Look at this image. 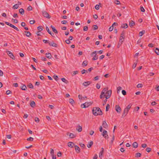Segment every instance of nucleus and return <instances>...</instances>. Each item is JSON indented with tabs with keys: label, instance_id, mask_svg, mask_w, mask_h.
Segmentation results:
<instances>
[{
	"label": "nucleus",
	"instance_id": "nucleus-53",
	"mask_svg": "<svg viewBox=\"0 0 159 159\" xmlns=\"http://www.w3.org/2000/svg\"><path fill=\"white\" fill-rule=\"evenodd\" d=\"M43 42H44V43H48L49 44V43L50 42L48 40H46L43 39Z\"/></svg>",
	"mask_w": 159,
	"mask_h": 159
},
{
	"label": "nucleus",
	"instance_id": "nucleus-50",
	"mask_svg": "<svg viewBox=\"0 0 159 159\" xmlns=\"http://www.w3.org/2000/svg\"><path fill=\"white\" fill-rule=\"evenodd\" d=\"M140 10L142 12H145V11L144 8L142 6H141L140 7Z\"/></svg>",
	"mask_w": 159,
	"mask_h": 159
},
{
	"label": "nucleus",
	"instance_id": "nucleus-34",
	"mask_svg": "<svg viewBox=\"0 0 159 159\" xmlns=\"http://www.w3.org/2000/svg\"><path fill=\"white\" fill-rule=\"evenodd\" d=\"M155 52L157 54L159 55V49L158 48H156Z\"/></svg>",
	"mask_w": 159,
	"mask_h": 159
},
{
	"label": "nucleus",
	"instance_id": "nucleus-56",
	"mask_svg": "<svg viewBox=\"0 0 159 159\" xmlns=\"http://www.w3.org/2000/svg\"><path fill=\"white\" fill-rule=\"evenodd\" d=\"M54 79H55V80L56 81H57L58 79V77L56 75H54L53 76Z\"/></svg>",
	"mask_w": 159,
	"mask_h": 159
},
{
	"label": "nucleus",
	"instance_id": "nucleus-11",
	"mask_svg": "<svg viewBox=\"0 0 159 159\" xmlns=\"http://www.w3.org/2000/svg\"><path fill=\"white\" fill-rule=\"evenodd\" d=\"M49 45L51 46H52L55 47H57V44L54 43L53 41H52L51 42H50L49 43Z\"/></svg>",
	"mask_w": 159,
	"mask_h": 159
},
{
	"label": "nucleus",
	"instance_id": "nucleus-35",
	"mask_svg": "<svg viewBox=\"0 0 159 159\" xmlns=\"http://www.w3.org/2000/svg\"><path fill=\"white\" fill-rule=\"evenodd\" d=\"M98 59V56L96 54H95L94 57L92 59L93 60H95Z\"/></svg>",
	"mask_w": 159,
	"mask_h": 159
},
{
	"label": "nucleus",
	"instance_id": "nucleus-26",
	"mask_svg": "<svg viewBox=\"0 0 159 159\" xmlns=\"http://www.w3.org/2000/svg\"><path fill=\"white\" fill-rule=\"evenodd\" d=\"M141 156V154L138 152L135 154V157H140Z\"/></svg>",
	"mask_w": 159,
	"mask_h": 159
},
{
	"label": "nucleus",
	"instance_id": "nucleus-33",
	"mask_svg": "<svg viewBox=\"0 0 159 159\" xmlns=\"http://www.w3.org/2000/svg\"><path fill=\"white\" fill-rule=\"evenodd\" d=\"M21 88L22 90H25L26 89L27 87H26V86H25V85H23L22 86V87H21Z\"/></svg>",
	"mask_w": 159,
	"mask_h": 159
},
{
	"label": "nucleus",
	"instance_id": "nucleus-41",
	"mask_svg": "<svg viewBox=\"0 0 159 159\" xmlns=\"http://www.w3.org/2000/svg\"><path fill=\"white\" fill-rule=\"evenodd\" d=\"M61 80L65 82V83H67V82H68L67 80L65 78H62L61 79Z\"/></svg>",
	"mask_w": 159,
	"mask_h": 159
},
{
	"label": "nucleus",
	"instance_id": "nucleus-12",
	"mask_svg": "<svg viewBox=\"0 0 159 159\" xmlns=\"http://www.w3.org/2000/svg\"><path fill=\"white\" fill-rule=\"evenodd\" d=\"M91 83V82L90 81H88L87 82H85L83 83V84L85 86L87 87L89 84H90Z\"/></svg>",
	"mask_w": 159,
	"mask_h": 159
},
{
	"label": "nucleus",
	"instance_id": "nucleus-40",
	"mask_svg": "<svg viewBox=\"0 0 159 159\" xmlns=\"http://www.w3.org/2000/svg\"><path fill=\"white\" fill-rule=\"evenodd\" d=\"M110 108V105L109 104H107L106 107V111H108L109 110V109Z\"/></svg>",
	"mask_w": 159,
	"mask_h": 159
},
{
	"label": "nucleus",
	"instance_id": "nucleus-62",
	"mask_svg": "<svg viewBox=\"0 0 159 159\" xmlns=\"http://www.w3.org/2000/svg\"><path fill=\"white\" fill-rule=\"evenodd\" d=\"M137 62H135L134 63V64L133 65V67H132L133 68H134L136 67V65H137Z\"/></svg>",
	"mask_w": 159,
	"mask_h": 159
},
{
	"label": "nucleus",
	"instance_id": "nucleus-1",
	"mask_svg": "<svg viewBox=\"0 0 159 159\" xmlns=\"http://www.w3.org/2000/svg\"><path fill=\"white\" fill-rule=\"evenodd\" d=\"M93 114L95 116L98 115H102V112L99 107H94L92 110Z\"/></svg>",
	"mask_w": 159,
	"mask_h": 159
},
{
	"label": "nucleus",
	"instance_id": "nucleus-38",
	"mask_svg": "<svg viewBox=\"0 0 159 159\" xmlns=\"http://www.w3.org/2000/svg\"><path fill=\"white\" fill-rule=\"evenodd\" d=\"M52 30L54 33L56 34H57L58 33L57 31L55 28H52Z\"/></svg>",
	"mask_w": 159,
	"mask_h": 159
},
{
	"label": "nucleus",
	"instance_id": "nucleus-52",
	"mask_svg": "<svg viewBox=\"0 0 159 159\" xmlns=\"http://www.w3.org/2000/svg\"><path fill=\"white\" fill-rule=\"evenodd\" d=\"M122 93L123 95H125L126 94V92L125 90H123L122 91Z\"/></svg>",
	"mask_w": 159,
	"mask_h": 159
},
{
	"label": "nucleus",
	"instance_id": "nucleus-64",
	"mask_svg": "<svg viewBox=\"0 0 159 159\" xmlns=\"http://www.w3.org/2000/svg\"><path fill=\"white\" fill-rule=\"evenodd\" d=\"M61 155H62V154H61V152H58V153H57V156L58 157H61Z\"/></svg>",
	"mask_w": 159,
	"mask_h": 159
},
{
	"label": "nucleus",
	"instance_id": "nucleus-36",
	"mask_svg": "<svg viewBox=\"0 0 159 159\" xmlns=\"http://www.w3.org/2000/svg\"><path fill=\"white\" fill-rule=\"evenodd\" d=\"M93 28L94 30H97L98 29V27L97 25H94L93 26Z\"/></svg>",
	"mask_w": 159,
	"mask_h": 159
},
{
	"label": "nucleus",
	"instance_id": "nucleus-28",
	"mask_svg": "<svg viewBox=\"0 0 159 159\" xmlns=\"http://www.w3.org/2000/svg\"><path fill=\"white\" fill-rule=\"evenodd\" d=\"M30 105L32 107H34L35 105V103L33 101L31 102L30 103Z\"/></svg>",
	"mask_w": 159,
	"mask_h": 159
},
{
	"label": "nucleus",
	"instance_id": "nucleus-29",
	"mask_svg": "<svg viewBox=\"0 0 159 159\" xmlns=\"http://www.w3.org/2000/svg\"><path fill=\"white\" fill-rule=\"evenodd\" d=\"M19 7V5L18 4H16L15 5H14L13 7L12 8L13 9H16L18 8Z\"/></svg>",
	"mask_w": 159,
	"mask_h": 159
},
{
	"label": "nucleus",
	"instance_id": "nucleus-39",
	"mask_svg": "<svg viewBox=\"0 0 159 159\" xmlns=\"http://www.w3.org/2000/svg\"><path fill=\"white\" fill-rule=\"evenodd\" d=\"M37 29L39 31H41L43 30V27L41 26H39L38 27Z\"/></svg>",
	"mask_w": 159,
	"mask_h": 159
},
{
	"label": "nucleus",
	"instance_id": "nucleus-6",
	"mask_svg": "<svg viewBox=\"0 0 159 159\" xmlns=\"http://www.w3.org/2000/svg\"><path fill=\"white\" fill-rule=\"evenodd\" d=\"M42 13L43 16L44 17H46L49 19L50 18V16L49 14L47 11H43Z\"/></svg>",
	"mask_w": 159,
	"mask_h": 159
},
{
	"label": "nucleus",
	"instance_id": "nucleus-51",
	"mask_svg": "<svg viewBox=\"0 0 159 159\" xmlns=\"http://www.w3.org/2000/svg\"><path fill=\"white\" fill-rule=\"evenodd\" d=\"M113 29V26H110L109 28V31H112Z\"/></svg>",
	"mask_w": 159,
	"mask_h": 159
},
{
	"label": "nucleus",
	"instance_id": "nucleus-20",
	"mask_svg": "<svg viewBox=\"0 0 159 159\" xmlns=\"http://www.w3.org/2000/svg\"><path fill=\"white\" fill-rule=\"evenodd\" d=\"M128 27L127 24L126 23L122 25L121 26V28H126Z\"/></svg>",
	"mask_w": 159,
	"mask_h": 159
},
{
	"label": "nucleus",
	"instance_id": "nucleus-42",
	"mask_svg": "<svg viewBox=\"0 0 159 159\" xmlns=\"http://www.w3.org/2000/svg\"><path fill=\"white\" fill-rule=\"evenodd\" d=\"M51 155H53L54 154V151L53 149L51 148Z\"/></svg>",
	"mask_w": 159,
	"mask_h": 159
},
{
	"label": "nucleus",
	"instance_id": "nucleus-43",
	"mask_svg": "<svg viewBox=\"0 0 159 159\" xmlns=\"http://www.w3.org/2000/svg\"><path fill=\"white\" fill-rule=\"evenodd\" d=\"M34 139L31 137H30L27 139V140L29 141H32Z\"/></svg>",
	"mask_w": 159,
	"mask_h": 159
},
{
	"label": "nucleus",
	"instance_id": "nucleus-21",
	"mask_svg": "<svg viewBox=\"0 0 159 159\" xmlns=\"http://www.w3.org/2000/svg\"><path fill=\"white\" fill-rule=\"evenodd\" d=\"M46 30L49 34H50L52 36H53V35H54V34L52 33V34L51 32L49 30V29L48 27H46Z\"/></svg>",
	"mask_w": 159,
	"mask_h": 159
},
{
	"label": "nucleus",
	"instance_id": "nucleus-58",
	"mask_svg": "<svg viewBox=\"0 0 159 159\" xmlns=\"http://www.w3.org/2000/svg\"><path fill=\"white\" fill-rule=\"evenodd\" d=\"M88 30V27L87 26L84 27L83 30L84 31H86Z\"/></svg>",
	"mask_w": 159,
	"mask_h": 159
},
{
	"label": "nucleus",
	"instance_id": "nucleus-60",
	"mask_svg": "<svg viewBox=\"0 0 159 159\" xmlns=\"http://www.w3.org/2000/svg\"><path fill=\"white\" fill-rule=\"evenodd\" d=\"M34 120L35 122H37V123L39 122V119L37 117H36L35 118Z\"/></svg>",
	"mask_w": 159,
	"mask_h": 159
},
{
	"label": "nucleus",
	"instance_id": "nucleus-17",
	"mask_svg": "<svg viewBox=\"0 0 159 159\" xmlns=\"http://www.w3.org/2000/svg\"><path fill=\"white\" fill-rule=\"evenodd\" d=\"M135 25V23L134 21L132 20L131 22H129V25L130 27H132L133 26Z\"/></svg>",
	"mask_w": 159,
	"mask_h": 159
},
{
	"label": "nucleus",
	"instance_id": "nucleus-10",
	"mask_svg": "<svg viewBox=\"0 0 159 159\" xmlns=\"http://www.w3.org/2000/svg\"><path fill=\"white\" fill-rule=\"evenodd\" d=\"M115 110L118 113H120L121 111V109L119 105H116L115 107Z\"/></svg>",
	"mask_w": 159,
	"mask_h": 159
},
{
	"label": "nucleus",
	"instance_id": "nucleus-16",
	"mask_svg": "<svg viewBox=\"0 0 159 159\" xmlns=\"http://www.w3.org/2000/svg\"><path fill=\"white\" fill-rule=\"evenodd\" d=\"M74 145V144L72 142H69L68 143V146L70 147L73 148Z\"/></svg>",
	"mask_w": 159,
	"mask_h": 159
},
{
	"label": "nucleus",
	"instance_id": "nucleus-23",
	"mask_svg": "<svg viewBox=\"0 0 159 159\" xmlns=\"http://www.w3.org/2000/svg\"><path fill=\"white\" fill-rule=\"evenodd\" d=\"M93 142L92 141H91L90 143H89L87 145V147L89 148H90L91 146L93 145Z\"/></svg>",
	"mask_w": 159,
	"mask_h": 159
},
{
	"label": "nucleus",
	"instance_id": "nucleus-32",
	"mask_svg": "<svg viewBox=\"0 0 159 159\" xmlns=\"http://www.w3.org/2000/svg\"><path fill=\"white\" fill-rule=\"evenodd\" d=\"M88 64V61H84L83 62V63H82V65L84 66H86Z\"/></svg>",
	"mask_w": 159,
	"mask_h": 159
},
{
	"label": "nucleus",
	"instance_id": "nucleus-30",
	"mask_svg": "<svg viewBox=\"0 0 159 159\" xmlns=\"http://www.w3.org/2000/svg\"><path fill=\"white\" fill-rule=\"evenodd\" d=\"M27 87L31 89H33L34 87L33 85L31 83H30L29 84L27 85Z\"/></svg>",
	"mask_w": 159,
	"mask_h": 159
},
{
	"label": "nucleus",
	"instance_id": "nucleus-8",
	"mask_svg": "<svg viewBox=\"0 0 159 159\" xmlns=\"http://www.w3.org/2000/svg\"><path fill=\"white\" fill-rule=\"evenodd\" d=\"M102 135L105 139H107L108 138V135L107 134V131L105 130H103Z\"/></svg>",
	"mask_w": 159,
	"mask_h": 159
},
{
	"label": "nucleus",
	"instance_id": "nucleus-27",
	"mask_svg": "<svg viewBox=\"0 0 159 159\" xmlns=\"http://www.w3.org/2000/svg\"><path fill=\"white\" fill-rule=\"evenodd\" d=\"M76 130L79 132H81L82 130V128L81 126H79L78 127L76 128Z\"/></svg>",
	"mask_w": 159,
	"mask_h": 159
},
{
	"label": "nucleus",
	"instance_id": "nucleus-5",
	"mask_svg": "<svg viewBox=\"0 0 159 159\" xmlns=\"http://www.w3.org/2000/svg\"><path fill=\"white\" fill-rule=\"evenodd\" d=\"M125 32L124 31H123L120 35V41H121V42H120V44H122V42L123 41L124 39V35Z\"/></svg>",
	"mask_w": 159,
	"mask_h": 159
},
{
	"label": "nucleus",
	"instance_id": "nucleus-14",
	"mask_svg": "<svg viewBox=\"0 0 159 159\" xmlns=\"http://www.w3.org/2000/svg\"><path fill=\"white\" fill-rule=\"evenodd\" d=\"M102 125L104 128L106 129L108 127L107 124L105 121L103 122Z\"/></svg>",
	"mask_w": 159,
	"mask_h": 159
},
{
	"label": "nucleus",
	"instance_id": "nucleus-7",
	"mask_svg": "<svg viewBox=\"0 0 159 159\" xmlns=\"http://www.w3.org/2000/svg\"><path fill=\"white\" fill-rule=\"evenodd\" d=\"M7 55L12 59H15V57L13 55V54H12V53L11 52L9 51H7Z\"/></svg>",
	"mask_w": 159,
	"mask_h": 159
},
{
	"label": "nucleus",
	"instance_id": "nucleus-55",
	"mask_svg": "<svg viewBox=\"0 0 159 159\" xmlns=\"http://www.w3.org/2000/svg\"><path fill=\"white\" fill-rule=\"evenodd\" d=\"M12 28H13L14 29H15L17 31H19L17 27H16L14 25H13L12 26Z\"/></svg>",
	"mask_w": 159,
	"mask_h": 159
},
{
	"label": "nucleus",
	"instance_id": "nucleus-4",
	"mask_svg": "<svg viewBox=\"0 0 159 159\" xmlns=\"http://www.w3.org/2000/svg\"><path fill=\"white\" fill-rule=\"evenodd\" d=\"M112 91L111 90H109L108 91L106 92V95H105V97L106 99H107L110 98L111 94Z\"/></svg>",
	"mask_w": 159,
	"mask_h": 159
},
{
	"label": "nucleus",
	"instance_id": "nucleus-13",
	"mask_svg": "<svg viewBox=\"0 0 159 159\" xmlns=\"http://www.w3.org/2000/svg\"><path fill=\"white\" fill-rule=\"evenodd\" d=\"M75 150L77 153H79L80 152V148L78 146L75 145Z\"/></svg>",
	"mask_w": 159,
	"mask_h": 159
},
{
	"label": "nucleus",
	"instance_id": "nucleus-47",
	"mask_svg": "<svg viewBox=\"0 0 159 159\" xmlns=\"http://www.w3.org/2000/svg\"><path fill=\"white\" fill-rule=\"evenodd\" d=\"M146 151L149 152H151V149L150 148H148L146 149Z\"/></svg>",
	"mask_w": 159,
	"mask_h": 159
},
{
	"label": "nucleus",
	"instance_id": "nucleus-45",
	"mask_svg": "<svg viewBox=\"0 0 159 159\" xmlns=\"http://www.w3.org/2000/svg\"><path fill=\"white\" fill-rule=\"evenodd\" d=\"M99 76H96L94 78V80L95 81L97 80H98L99 79Z\"/></svg>",
	"mask_w": 159,
	"mask_h": 159
},
{
	"label": "nucleus",
	"instance_id": "nucleus-57",
	"mask_svg": "<svg viewBox=\"0 0 159 159\" xmlns=\"http://www.w3.org/2000/svg\"><path fill=\"white\" fill-rule=\"evenodd\" d=\"M32 7L31 6H29L27 8V10L28 11H31V10H32Z\"/></svg>",
	"mask_w": 159,
	"mask_h": 159
},
{
	"label": "nucleus",
	"instance_id": "nucleus-44",
	"mask_svg": "<svg viewBox=\"0 0 159 159\" xmlns=\"http://www.w3.org/2000/svg\"><path fill=\"white\" fill-rule=\"evenodd\" d=\"M103 152L102 151H101L99 154V157L100 158H102V153Z\"/></svg>",
	"mask_w": 159,
	"mask_h": 159
},
{
	"label": "nucleus",
	"instance_id": "nucleus-63",
	"mask_svg": "<svg viewBox=\"0 0 159 159\" xmlns=\"http://www.w3.org/2000/svg\"><path fill=\"white\" fill-rule=\"evenodd\" d=\"M148 46L149 47H150V48H152L153 47V44H152V43H149Z\"/></svg>",
	"mask_w": 159,
	"mask_h": 159
},
{
	"label": "nucleus",
	"instance_id": "nucleus-15",
	"mask_svg": "<svg viewBox=\"0 0 159 159\" xmlns=\"http://www.w3.org/2000/svg\"><path fill=\"white\" fill-rule=\"evenodd\" d=\"M67 135H69L70 137L71 138H73L75 136L72 133H67Z\"/></svg>",
	"mask_w": 159,
	"mask_h": 159
},
{
	"label": "nucleus",
	"instance_id": "nucleus-37",
	"mask_svg": "<svg viewBox=\"0 0 159 159\" xmlns=\"http://www.w3.org/2000/svg\"><path fill=\"white\" fill-rule=\"evenodd\" d=\"M69 102L71 104H73L74 103V101L73 99L70 98L69 99Z\"/></svg>",
	"mask_w": 159,
	"mask_h": 159
},
{
	"label": "nucleus",
	"instance_id": "nucleus-2",
	"mask_svg": "<svg viewBox=\"0 0 159 159\" xmlns=\"http://www.w3.org/2000/svg\"><path fill=\"white\" fill-rule=\"evenodd\" d=\"M108 89L107 88H104L102 91L101 94L100 96V98H102L103 97H104L105 96V93L107 92Z\"/></svg>",
	"mask_w": 159,
	"mask_h": 159
},
{
	"label": "nucleus",
	"instance_id": "nucleus-61",
	"mask_svg": "<svg viewBox=\"0 0 159 159\" xmlns=\"http://www.w3.org/2000/svg\"><path fill=\"white\" fill-rule=\"evenodd\" d=\"M95 8L96 10H98L99 8V5H96L95 7Z\"/></svg>",
	"mask_w": 159,
	"mask_h": 159
},
{
	"label": "nucleus",
	"instance_id": "nucleus-31",
	"mask_svg": "<svg viewBox=\"0 0 159 159\" xmlns=\"http://www.w3.org/2000/svg\"><path fill=\"white\" fill-rule=\"evenodd\" d=\"M122 89V87H121L120 86H119L117 88V91L118 93H119L120 92V91Z\"/></svg>",
	"mask_w": 159,
	"mask_h": 159
},
{
	"label": "nucleus",
	"instance_id": "nucleus-22",
	"mask_svg": "<svg viewBox=\"0 0 159 159\" xmlns=\"http://www.w3.org/2000/svg\"><path fill=\"white\" fill-rule=\"evenodd\" d=\"M24 32L26 33V36L28 37H30L31 35V33L29 31H25Z\"/></svg>",
	"mask_w": 159,
	"mask_h": 159
},
{
	"label": "nucleus",
	"instance_id": "nucleus-19",
	"mask_svg": "<svg viewBox=\"0 0 159 159\" xmlns=\"http://www.w3.org/2000/svg\"><path fill=\"white\" fill-rule=\"evenodd\" d=\"M19 13L21 15H23L24 13V10L23 8H20L19 10Z\"/></svg>",
	"mask_w": 159,
	"mask_h": 159
},
{
	"label": "nucleus",
	"instance_id": "nucleus-49",
	"mask_svg": "<svg viewBox=\"0 0 159 159\" xmlns=\"http://www.w3.org/2000/svg\"><path fill=\"white\" fill-rule=\"evenodd\" d=\"M143 86V84H139L137 86V87L138 88H141Z\"/></svg>",
	"mask_w": 159,
	"mask_h": 159
},
{
	"label": "nucleus",
	"instance_id": "nucleus-54",
	"mask_svg": "<svg viewBox=\"0 0 159 159\" xmlns=\"http://www.w3.org/2000/svg\"><path fill=\"white\" fill-rule=\"evenodd\" d=\"M78 73V71H73V74L72 75L73 76L75 75Z\"/></svg>",
	"mask_w": 159,
	"mask_h": 159
},
{
	"label": "nucleus",
	"instance_id": "nucleus-46",
	"mask_svg": "<svg viewBox=\"0 0 159 159\" xmlns=\"http://www.w3.org/2000/svg\"><path fill=\"white\" fill-rule=\"evenodd\" d=\"M12 20L15 23H17L18 22V20H17L14 19H12Z\"/></svg>",
	"mask_w": 159,
	"mask_h": 159
},
{
	"label": "nucleus",
	"instance_id": "nucleus-24",
	"mask_svg": "<svg viewBox=\"0 0 159 159\" xmlns=\"http://www.w3.org/2000/svg\"><path fill=\"white\" fill-rule=\"evenodd\" d=\"M133 146L134 148H136L138 147V144L136 142H134L133 144Z\"/></svg>",
	"mask_w": 159,
	"mask_h": 159
},
{
	"label": "nucleus",
	"instance_id": "nucleus-48",
	"mask_svg": "<svg viewBox=\"0 0 159 159\" xmlns=\"http://www.w3.org/2000/svg\"><path fill=\"white\" fill-rule=\"evenodd\" d=\"M114 3L117 5H119L120 4V2L118 0H115V1Z\"/></svg>",
	"mask_w": 159,
	"mask_h": 159
},
{
	"label": "nucleus",
	"instance_id": "nucleus-59",
	"mask_svg": "<svg viewBox=\"0 0 159 159\" xmlns=\"http://www.w3.org/2000/svg\"><path fill=\"white\" fill-rule=\"evenodd\" d=\"M35 22V21L34 20H30V24L32 25Z\"/></svg>",
	"mask_w": 159,
	"mask_h": 159
},
{
	"label": "nucleus",
	"instance_id": "nucleus-25",
	"mask_svg": "<svg viewBox=\"0 0 159 159\" xmlns=\"http://www.w3.org/2000/svg\"><path fill=\"white\" fill-rule=\"evenodd\" d=\"M145 33V31L144 30H143L141 31H140L139 33V35L140 36H142L143 34Z\"/></svg>",
	"mask_w": 159,
	"mask_h": 159
},
{
	"label": "nucleus",
	"instance_id": "nucleus-3",
	"mask_svg": "<svg viewBox=\"0 0 159 159\" xmlns=\"http://www.w3.org/2000/svg\"><path fill=\"white\" fill-rule=\"evenodd\" d=\"M92 103L90 102H85L84 103L82 104L81 106L82 108H85L88 107Z\"/></svg>",
	"mask_w": 159,
	"mask_h": 159
},
{
	"label": "nucleus",
	"instance_id": "nucleus-9",
	"mask_svg": "<svg viewBox=\"0 0 159 159\" xmlns=\"http://www.w3.org/2000/svg\"><path fill=\"white\" fill-rule=\"evenodd\" d=\"M132 105L130 104H129L128 105L126 108L125 109L126 111V114H125V116H126L128 112L129 111V110L130 108L131 107Z\"/></svg>",
	"mask_w": 159,
	"mask_h": 159
},
{
	"label": "nucleus",
	"instance_id": "nucleus-18",
	"mask_svg": "<svg viewBox=\"0 0 159 159\" xmlns=\"http://www.w3.org/2000/svg\"><path fill=\"white\" fill-rule=\"evenodd\" d=\"M45 55H46V57H47L49 59L51 58L52 57V55L50 53L48 52L46 53Z\"/></svg>",
	"mask_w": 159,
	"mask_h": 159
}]
</instances>
